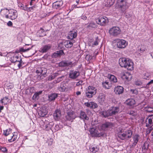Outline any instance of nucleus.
Returning a JSON list of instances; mask_svg holds the SVG:
<instances>
[{"instance_id": "5701e85b", "label": "nucleus", "mask_w": 153, "mask_h": 153, "mask_svg": "<svg viewBox=\"0 0 153 153\" xmlns=\"http://www.w3.org/2000/svg\"><path fill=\"white\" fill-rule=\"evenodd\" d=\"M51 48V46L50 45H46L41 48L40 51L42 53H45L48 51Z\"/></svg>"}, {"instance_id": "423d86ee", "label": "nucleus", "mask_w": 153, "mask_h": 153, "mask_svg": "<svg viewBox=\"0 0 153 153\" xmlns=\"http://www.w3.org/2000/svg\"><path fill=\"white\" fill-rule=\"evenodd\" d=\"M97 22L101 26H104L108 22V18L105 16H100L96 19Z\"/></svg>"}, {"instance_id": "c03bdc74", "label": "nucleus", "mask_w": 153, "mask_h": 153, "mask_svg": "<svg viewBox=\"0 0 153 153\" xmlns=\"http://www.w3.org/2000/svg\"><path fill=\"white\" fill-rule=\"evenodd\" d=\"M42 91H39L36 92L33 97V98L34 99H36L39 95L41 94L42 93Z\"/></svg>"}, {"instance_id": "bb28decb", "label": "nucleus", "mask_w": 153, "mask_h": 153, "mask_svg": "<svg viewBox=\"0 0 153 153\" xmlns=\"http://www.w3.org/2000/svg\"><path fill=\"white\" fill-rule=\"evenodd\" d=\"M60 71H58L57 72L53 73L48 77V80L49 81H51L54 79L56 77H57L59 75Z\"/></svg>"}, {"instance_id": "2f4dec72", "label": "nucleus", "mask_w": 153, "mask_h": 153, "mask_svg": "<svg viewBox=\"0 0 153 153\" xmlns=\"http://www.w3.org/2000/svg\"><path fill=\"white\" fill-rule=\"evenodd\" d=\"M66 88V84L64 83H61L60 87L58 88V89L60 91H64Z\"/></svg>"}, {"instance_id": "ddd939ff", "label": "nucleus", "mask_w": 153, "mask_h": 153, "mask_svg": "<svg viewBox=\"0 0 153 153\" xmlns=\"http://www.w3.org/2000/svg\"><path fill=\"white\" fill-rule=\"evenodd\" d=\"M113 125L112 123L107 122L103 124L101 126V128L102 130L106 131L108 129L110 128Z\"/></svg>"}, {"instance_id": "7c9ffc66", "label": "nucleus", "mask_w": 153, "mask_h": 153, "mask_svg": "<svg viewBox=\"0 0 153 153\" xmlns=\"http://www.w3.org/2000/svg\"><path fill=\"white\" fill-rule=\"evenodd\" d=\"M118 137L122 140H124L126 139L124 131L121 130L118 134Z\"/></svg>"}, {"instance_id": "ea45409f", "label": "nucleus", "mask_w": 153, "mask_h": 153, "mask_svg": "<svg viewBox=\"0 0 153 153\" xmlns=\"http://www.w3.org/2000/svg\"><path fill=\"white\" fill-rule=\"evenodd\" d=\"M18 60H19L18 61L17 63L16 64L18 67V69L21 68V67L23 68L22 66L24 64V62H23L21 58H20Z\"/></svg>"}, {"instance_id": "f704fd0d", "label": "nucleus", "mask_w": 153, "mask_h": 153, "mask_svg": "<svg viewBox=\"0 0 153 153\" xmlns=\"http://www.w3.org/2000/svg\"><path fill=\"white\" fill-rule=\"evenodd\" d=\"M63 53V51L62 50L57 51L53 54L52 56L55 57L59 56L62 55Z\"/></svg>"}, {"instance_id": "393cba45", "label": "nucleus", "mask_w": 153, "mask_h": 153, "mask_svg": "<svg viewBox=\"0 0 153 153\" xmlns=\"http://www.w3.org/2000/svg\"><path fill=\"white\" fill-rule=\"evenodd\" d=\"M63 1H56L53 4V7L57 9L63 5Z\"/></svg>"}, {"instance_id": "a19ab883", "label": "nucleus", "mask_w": 153, "mask_h": 153, "mask_svg": "<svg viewBox=\"0 0 153 153\" xmlns=\"http://www.w3.org/2000/svg\"><path fill=\"white\" fill-rule=\"evenodd\" d=\"M102 85L103 87L105 88V89H109L111 86L109 84L108 82L107 81H105L102 82Z\"/></svg>"}, {"instance_id": "0e129e2a", "label": "nucleus", "mask_w": 153, "mask_h": 153, "mask_svg": "<svg viewBox=\"0 0 153 153\" xmlns=\"http://www.w3.org/2000/svg\"><path fill=\"white\" fill-rule=\"evenodd\" d=\"M7 25L8 26L11 27L13 25L12 22L10 21H9L7 23Z\"/></svg>"}, {"instance_id": "4be33fe9", "label": "nucleus", "mask_w": 153, "mask_h": 153, "mask_svg": "<svg viewBox=\"0 0 153 153\" xmlns=\"http://www.w3.org/2000/svg\"><path fill=\"white\" fill-rule=\"evenodd\" d=\"M125 103L129 106H132L135 104V101L133 99H129L126 100Z\"/></svg>"}, {"instance_id": "338daca9", "label": "nucleus", "mask_w": 153, "mask_h": 153, "mask_svg": "<svg viewBox=\"0 0 153 153\" xmlns=\"http://www.w3.org/2000/svg\"><path fill=\"white\" fill-rule=\"evenodd\" d=\"M35 0H31L30 1V6L32 5L35 2Z\"/></svg>"}, {"instance_id": "de8ad7c7", "label": "nucleus", "mask_w": 153, "mask_h": 153, "mask_svg": "<svg viewBox=\"0 0 153 153\" xmlns=\"http://www.w3.org/2000/svg\"><path fill=\"white\" fill-rule=\"evenodd\" d=\"M65 77L64 76H60L58 77L57 80H54L53 81V82L54 83H59V82H61L63 78Z\"/></svg>"}, {"instance_id": "8fccbe9b", "label": "nucleus", "mask_w": 153, "mask_h": 153, "mask_svg": "<svg viewBox=\"0 0 153 153\" xmlns=\"http://www.w3.org/2000/svg\"><path fill=\"white\" fill-rule=\"evenodd\" d=\"M150 77V75L149 73L146 72L144 74L143 78L146 79H149Z\"/></svg>"}, {"instance_id": "0eeeda50", "label": "nucleus", "mask_w": 153, "mask_h": 153, "mask_svg": "<svg viewBox=\"0 0 153 153\" xmlns=\"http://www.w3.org/2000/svg\"><path fill=\"white\" fill-rule=\"evenodd\" d=\"M89 132L92 137H100L104 135L103 132L99 133L97 130L94 128H91L89 130Z\"/></svg>"}, {"instance_id": "cd10ccee", "label": "nucleus", "mask_w": 153, "mask_h": 153, "mask_svg": "<svg viewBox=\"0 0 153 153\" xmlns=\"http://www.w3.org/2000/svg\"><path fill=\"white\" fill-rule=\"evenodd\" d=\"M80 118L82 119L84 121L88 120H89V117L87 116L85 112L81 111L80 113Z\"/></svg>"}, {"instance_id": "7ed1b4c3", "label": "nucleus", "mask_w": 153, "mask_h": 153, "mask_svg": "<svg viewBox=\"0 0 153 153\" xmlns=\"http://www.w3.org/2000/svg\"><path fill=\"white\" fill-rule=\"evenodd\" d=\"M96 93L97 89L93 86H89L86 89L85 91L86 96L88 98H91Z\"/></svg>"}, {"instance_id": "b1692460", "label": "nucleus", "mask_w": 153, "mask_h": 153, "mask_svg": "<svg viewBox=\"0 0 153 153\" xmlns=\"http://www.w3.org/2000/svg\"><path fill=\"white\" fill-rule=\"evenodd\" d=\"M124 131L126 139H128L131 137L133 133V131L131 130H127Z\"/></svg>"}, {"instance_id": "3c124183", "label": "nucleus", "mask_w": 153, "mask_h": 153, "mask_svg": "<svg viewBox=\"0 0 153 153\" xmlns=\"http://www.w3.org/2000/svg\"><path fill=\"white\" fill-rule=\"evenodd\" d=\"M127 113L131 115L134 116L137 115V113L136 111L133 110L128 111Z\"/></svg>"}, {"instance_id": "69168bd1", "label": "nucleus", "mask_w": 153, "mask_h": 153, "mask_svg": "<svg viewBox=\"0 0 153 153\" xmlns=\"http://www.w3.org/2000/svg\"><path fill=\"white\" fill-rule=\"evenodd\" d=\"M86 113L88 115H90L92 113L91 112V111L89 109H86Z\"/></svg>"}, {"instance_id": "e433bc0d", "label": "nucleus", "mask_w": 153, "mask_h": 153, "mask_svg": "<svg viewBox=\"0 0 153 153\" xmlns=\"http://www.w3.org/2000/svg\"><path fill=\"white\" fill-rule=\"evenodd\" d=\"M10 100L7 97H5L3 98L0 100V102L1 103L3 104L4 105H7V103L9 102Z\"/></svg>"}, {"instance_id": "09e8293b", "label": "nucleus", "mask_w": 153, "mask_h": 153, "mask_svg": "<svg viewBox=\"0 0 153 153\" xmlns=\"http://www.w3.org/2000/svg\"><path fill=\"white\" fill-rule=\"evenodd\" d=\"M96 25L94 23L91 22L87 26V28L90 29L91 28L96 27Z\"/></svg>"}, {"instance_id": "680f3d73", "label": "nucleus", "mask_w": 153, "mask_h": 153, "mask_svg": "<svg viewBox=\"0 0 153 153\" xmlns=\"http://www.w3.org/2000/svg\"><path fill=\"white\" fill-rule=\"evenodd\" d=\"M152 130V129L151 128H148L146 131V134H149L151 132Z\"/></svg>"}, {"instance_id": "6e6552de", "label": "nucleus", "mask_w": 153, "mask_h": 153, "mask_svg": "<svg viewBox=\"0 0 153 153\" xmlns=\"http://www.w3.org/2000/svg\"><path fill=\"white\" fill-rule=\"evenodd\" d=\"M115 41L118 48H124L127 45V43L124 40L117 39Z\"/></svg>"}, {"instance_id": "a211bd4d", "label": "nucleus", "mask_w": 153, "mask_h": 153, "mask_svg": "<svg viewBox=\"0 0 153 153\" xmlns=\"http://www.w3.org/2000/svg\"><path fill=\"white\" fill-rule=\"evenodd\" d=\"M85 105L87 107L92 108H97L98 106L97 104L93 102L85 103Z\"/></svg>"}, {"instance_id": "39448f33", "label": "nucleus", "mask_w": 153, "mask_h": 153, "mask_svg": "<svg viewBox=\"0 0 153 153\" xmlns=\"http://www.w3.org/2000/svg\"><path fill=\"white\" fill-rule=\"evenodd\" d=\"M121 30L117 27H113L109 30V33L110 35L116 36L120 34Z\"/></svg>"}, {"instance_id": "f8f14e48", "label": "nucleus", "mask_w": 153, "mask_h": 153, "mask_svg": "<svg viewBox=\"0 0 153 153\" xmlns=\"http://www.w3.org/2000/svg\"><path fill=\"white\" fill-rule=\"evenodd\" d=\"M98 101L100 105H103L105 100V94L100 93L99 94L98 96Z\"/></svg>"}, {"instance_id": "37998d69", "label": "nucleus", "mask_w": 153, "mask_h": 153, "mask_svg": "<svg viewBox=\"0 0 153 153\" xmlns=\"http://www.w3.org/2000/svg\"><path fill=\"white\" fill-rule=\"evenodd\" d=\"M110 80L113 82H117V79L116 77L112 75H110L109 77Z\"/></svg>"}, {"instance_id": "f257e3e1", "label": "nucleus", "mask_w": 153, "mask_h": 153, "mask_svg": "<svg viewBox=\"0 0 153 153\" xmlns=\"http://www.w3.org/2000/svg\"><path fill=\"white\" fill-rule=\"evenodd\" d=\"M119 64L122 67L126 68L128 70L133 69V63L130 59L126 58H121L119 59Z\"/></svg>"}, {"instance_id": "4d7b16f0", "label": "nucleus", "mask_w": 153, "mask_h": 153, "mask_svg": "<svg viewBox=\"0 0 153 153\" xmlns=\"http://www.w3.org/2000/svg\"><path fill=\"white\" fill-rule=\"evenodd\" d=\"M99 41V39L98 37H97L95 41L93 43H92V46H94V45H98Z\"/></svg>"}, {"instance_id": "6ab92c4d", "label": "nucleus", "mask_w": 153, "mask_h": 153, "mask_svg": "<svg viewBox=\"0 0 153 153\" xmlns=\"http://www.w3.org/2000/svg\"><path fill=\"white\" fill-rule=\"evenodd\" d=\"M124 91L123 88L120 86H117L114 88V92L117 94H122Z\"/></svg>"}, {"instance_id": "c756f323", "label": "nucleus", "mask_w": 153, "mask_h": 153, "mask_svg": "<svg viewBox=\"0 0 153 153\" xmlns=\"http://www.w3.org/2000/svg\"><path fill=\"white\" fill-rule=\"evenodd\" d=\"M58 96L56 93L51 94L48 95V100L50 101H54Z\"/></svg>"}, {"instance_id": "58836bf2", "label": "nucleus", "mask_w": 153, "mask_h": 153, "mask_svg": "<svg viewBox=\"0 0 153 153\" xmlns=\"http://www.w3.org/2000/svg\"><path fill=\"white\" fill-rule=\"evenodd\" d=\"M9 10L7 9H2L1 10L0 12V14L3 16H5V15H8Z\"/></svg>"}, {"instance_id": "9b49d317", "label": "nucleus", "mask_w": 153, "mask_h": 153, "mask_svg": "<svg viewBox=\"0 0 153 153\" xmlns=\"http://www.w3.org/2000/svg\"><path fill=\"white\" fill-rule=\"evenodd\" d=\"M126 0H117L116 4V6L119 8H122L123 11L126 9Z\"/></svg>"}, {"instance_id": "bf43d9fd", "label": "nucleus", "mask_w": 153, "mask_h": 153, "mask_svg": "<svg viewBox=\"0 0 153 153\" xmlns=\"http://www.w3.org/2000/svg\"><path fill=\"white\" fill-rule=\"evenodd\" d=\"M0 150L4 152H5L7 151V149L5 147H3L0 148Z\"/></svg>"}, {"instance_id": "1a4fd4ad", "label": "nucleus", "mask_w": 153, "mask_h": 153, "mask_svg": "<svg viewBox=\"0 0 153 153\" xmlns=\"http://www.w3.org/2000/svg\"><path fill=\"white\" fill-rule=\"evenodd\" d=\"M67 114L66 116V118L67 120L69 121L72 122L76 117L75 112L74 111H68Z\"/></svg>"}, {"instance_id": "dca6fc26", "label": "nucleus", "mask_w": 153, "mask_h": 153, "mask_svg": "<svg viewBox=\"0 0 153 153\" xmlns=\"http://www.w3.org/2000/svg\"><path fill=\"white\" fill-rule=\"evenodd\" d=\"M132 138L133 142L132 145L131 146L132 147H133L137 143L140 138V136L138 134H136L133 136Z\"/></svg>"}, {"instance_id": "4468645a", "label": "nucleus", "mask_w": 153, "mask_h": 153, "mask_svg": "<svg viewBox=\"0 0 153 153\" xmlns=\"http://www.w3.org/2000/svg\"><path fill=\"white\" fill-rule=\"evenodd\" d=\"M149 143L145 142L142 147V151L144 153H149L150 150L149 149Z\"/></svg>"}, {"instance_id": "603ef678", "label": "nucleus", "mask_w": 153, "mask_h": 153, "mask_svg": "<svg viewBox=\"0 0 153 153\" xmlns=\"http://www.w3.org/2000/svg\"><path fill=\"white\" fill-rule=\"evenodd\" d=\"M18 5L19 7L21 10H25V9H26V5L25 6L24 4L20 2H19L18 3Z\"/></svg>"}, {"instance_id": "20e7f679", "label": "nucleus", "mask_w": 153, "mask_h": 153, "mask_svg": "<svg viewBox=\"0 0 153 153\" xmlns=\"http://www.w3.org/2000/svg\"><path fill=\"white\" fill-rule=\"evenodd\" d=\"M8 15H5V18H9L11 20H14L17 18L18 14L17 11L14 10H9Z\"/></svg>"}, {"instance_id": "6e6d98bb", "label": "nucleus", "mask_w": 153, "mask_h": 153, "mask_svg": "<svg viewBox=\"0 0 153 153\" xmlns=\"http://www.w3.org/2000/svg\"><path fill=\"white\" fill-rule=\"evenodd\" d=\"M39 32L40 33V36H44L45 35V32L43 28H41L39 30Z\"/></svg>"}, {"instance_id": "a878e982", "label": "nucleus", "mask_w": 153, "mask_h": 153, "mask_svg": "<svg viewBox=\"0 0 153 153\" xmlns=\"http://www.w3.org/2000/svg\"><path fill=\"white\" fill-rule=\"evenodd\" d=\"M71 64V62L68 61H62L59 63V67H62L68 66Z\"/></svg>"}, {"instance_id": "052dcab7", "label": "nucleus", "mask_w": 153, "mask_h": 153, "mask_svg": "<svg viewBox=\"0 0 153 153\" xmlns=\"http://www.w3.org/2000/svg\"><path fill=\"white\" fill-rule=\"evenodd\" d=\"M130 91L133 94H136L138 93V91L136 89H131Z\"/></svg>"}, {"instance_id": "2eb2a0df", "label": "nucleus", "mask_w": 153, "mask_h": 153, "mask_svg": "<svg viewBox=\"0 0 153 153\" xmlns=\"http://www.w3.org/2000/svg\"><path fill=\"white\" fill-rule=\"evenodd\" d=\"M109 110L111 115L113 116L118 113L119 111V108L118 107H112Z\"/></svg>"}, {"instance_id": "aec40b11", "label": "nucleus", "mask_w": 153, "mask_h": 153, "mask_svg": "<svg viewBox=\"0 0 153 153\" xmlns=\"http://www.w3.org/2000/svg\"><path fill=\"white\" fill-rule=\"evenodd\" d=\"M61 116L60 111L58 109L56 110L53 114V117L55 120H59Z\"/></svg>"}, {"instance_id": "13d9d810", "label": "nucleus", "mask_w": 153, "mask_h": 153, "mask_svg": "<svg viewBox=\"0 0 153 153\" xmlns=\"http://www.w3.org/2000/svg\"><path fill=\"white\" fill-rule=\"evenodd\" d=\"M140 48L139 49L140 53H142L145 51V48L143 45H141Z\"/></svg>"}, {"instance_id": "4c0bfd02", "label": "nucleus", "mask_w": 153, "mask_h": 153, "mask_svg": "<svg viewBox=\"0 0 153 153\" xmlns=\"http://www.w3.org/2000/svg\"><path fill=\"white\" fill-rule=\"evenodd\" d=\"M90 151L93 153H95L99 150V148L96 146H91L89 148Z\"/></svg>"}, {"instance_id": "79ce46f5", "label": "nucleus", "mask_w": 153, "mask_h": 153, "mask_svg": "<svg viewBox=\"0 0 153 153\" xmlns=\"http://www.w3.org/2000/svg\"><path fill=\"white\" fill-rule=\"evenodd\" d=\"M17 134L16 132H14L13 135L11 137V138L8 140L9 142H13L15 141L17 139V136L16 135Z\"/></svg>"}, {"instance_id": "9d476101", "label": "nucleus", "mask_w": 153, "mask_h": 153, "mask_svg": "<svg viewBox=\"0 0 153 153\" xmlns=\"http://www.w3.org/2000/svg\"><path fill=\"white\" fill-rule=\"evenodd\" d=\"M80 74L79 71L74 70H70L69 73V77L72 79H75L77 78Z\"/></svg>"}, {"instance_id": "412c9836", "label": "nucleus", "mask_w": 153, "mask_h": 153, "mask_svg": "<svg viewBox=\"0 0 153 153\" xmlns=\"http://www.w3.org/2000/svg\"><path fill=\"white\" fill-rule=\"evenodd\" d=\"M146 126H149L153 123V115H151L148 117L146 122Z\"/></svg>"}, {"instance_id": "5fc2aeb1", "label": "nucleus", "mask_w": 153, "mask_h": 153, "mask_svg": "<svg viewBox=\"0 0 153 153\" xmlns=\"http://www.w3.org/2000/svg\"><path fill=\"white\" fill-rule=\"evenodd\" d=\"M38 114L41 117H44L47 114L45 112H43L42 111H39L38 112Z\"/></svg>"}, {"instance_id": "c9c22d12", "label": "nucleus", "mask_w": 153, "mask_h": 153, "mask_svg": "<svg viewBox=\"0 0 153 153\" xmlns=\"http://www.w3.org/2000/svg\"><path fill=\"white\" fill-rule=\"evenodd\" d=\"M77 35V33L76 32H70L68 36L69 39H73L76 38Z\"/></svg>"}, {"instance_id": "f3484780", "label": "nucleus", "mask_w": 153, "mask_h": 153, "mask_svg": "<svg viewBox=\"0 0 153 153\" xmlns=\"http://www.w3.org/2000/svg\"><path fill=\"white\" fill-rule=\"evenodd\" d=\"M122 78L123 79L128 81L131 79L132 78V76L130 73L127 72L125 73L122 76Z\"/></svg>"}, {"instance_id": "72a5a7b5", "label": "nucleus", "mask_w": 153, "mask_h": 153, "mask_svg": "<svg viewBox=\"0 0 153 153\" xmlns=\"http://www.w3.org/2000/svg\"><path fill=\"white\" fill-rule=\"evenodd\" d=\"M115 2V0H107L105 3L106 7H110Z\"/></svg>"}, {"instance_id": "a18cd8bd", "label": "nucleus", "mask_w": 153, "mask_h": 153, "mask_svg": "<svg viewBox=\"0 0 153 153\" xmlns=\"http://www.w3.org/2000/svg\"><path fill=\"white\" fill-rule=\"evenodd\" d=\"M102 115L105 117L111 116L109 109L107 111H103L102 113Z\"/></svg>"}, {"instance_id": "49530a36", "label": "nucleus", "mask_w": 153, "mask_h": 153, "mask_svg": "<svg viewBox=\"0 0 153 153\" xmlns=\"http://www.w3.org/2000/svg\"><path fill=\"white\" fill-rule=\"evenodd\" d=\"M11 133V129L9 128L6 130L4 131V134L5 136H7Z\"/></svg>"}, {"instance_id": "c85d7f7f", "label": "nucleus", "mask_w": 153, "mask_h": 153, "mask_svg": "<svg viewBox=\"0 0 153 153\" xmlns=\"http://www.w3.org/2000/svg\"><path fill=\"white\" fill-rule=\"evenodd\" d=\"M20 58H21V56H14L11 58L10 61L12 63H15L16 64L19 61V60L18 59Z\"/></svg>"}, {"instance_id": "864d4df0", "label": "nucleus", "mask_w": 153, "mask_h": 153, "mask_svg": "<svg viewBox=\"0 0 153 153\" xmlns=\"http://www.w3.org/2000/svg\"><path fill=\"white\" fill-rule=\"evenodd\" d=\"M32 47V46L30 48H25V49H24L23 48H19V51H20V52H27V51H28L29 50H30Z\"/></svg>"}, {"instance_id": "774afa93", "label": "nucleus", "mask_w": 153, "mask_h": 153, "mask_svg": "<svg viewBox=\"0 0 153 153\" xmlns=\"http://www.w3.org/2000/svg\"><path fill=\"white\" fill-rule=\"evenodd\" d=\"M59 129V127L58 125H56L55 126V129L56 131H57Z\"/></svg>"}, {"instance_id": "e2e57ef3", "label": "nucleus", "mask_w": 153, "mask_h": 153, "mask_svg": "<svg viewBox=\"0 0 153 153\" xmlns=\"http://www.w3.org/2000/svg\"><path fill=\"white\" fill-rule=\"evenodd\" d=\"M85 58L87 60H89L91 59L92 57L91 56L89 55H87L86 56Z\"/></svg>"}, {"instance_id": "f03ea898", "label": "nucleus", "mask_w": 153, "mask_h": 153, "mask_svg": "<svg viewBox=\"0 0 153 153\" xmlns=\"http://www.w3.org/2000/svg\"><path fill=\"white\" fill-rule=\"evenodd\" d=\"M47 69L44 67H38L36 71V73L37 74V79L38 80L43 79L47 76Z\"/></svg>"}, {"instance_id": "473e14b6", "label": "nucleus", "mask_w": 153, "mask_h": 153, "mask_svg": "<svg viewBox=\"0 0 153 153\" xmlns=\"http://www.w3.org/2000/svg\"><path fill=\"white\" fill-rule=\"evenodd\" d=\"M73 43L74 40L68 41L64 43V45L66 48H71L73 46Z\"/></svg>"}]
</instances>
